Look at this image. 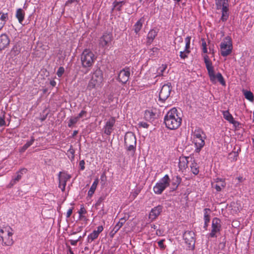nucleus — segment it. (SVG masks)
<instances>
[{
    "mask_svg": "<svg viewBox=\"0 0 254 254\" xmlns=\"http://www.w3.org/2000/svg\"><path fill=\"white\" fill-rule=\"evenodd\" d=\"M182 121L181 114L176 108L170 110L164 117V123L170 129L174 130L179 128Z\"/></svg>",
    "mask_w": 254,
    "mask_h": 254,
    "instance_id": "nucleus-1",
    "label": "nucleus"
},
{
    "mask_svg": "<svg viewBox=\"0 0 254 254\" xmlns=\"http://www.w3.org/2000/svg\"><path fill=\"white\" fill-rule=\"evenodd\" d=\"M203 57L210 81L212 83H216L217 80L223 86H225L226 82L222 74L218 72L216 74H215L214 67L212 65V62L209 59V57L207 55H204L203 56Z\"/></svg>",
    "mask_w": 254,
    "mask_h": 254,
    "instance_id": "nucleus-2",
    "label": "nucleus"
},
{
    "mask_svg": "<svg viewBox=\"0 0 254 254\" xmlns=\"http://www.w3.org/2000/svg\"><path fill=\"white\" fill-rule=\"evenodd\" d=\"M191 136L195 146V152L199 153L205 144V134L201 128L196 127L192 131Z\"/></svg>",
    "mask_w": 254,
    "mask_h": 254,
    "instance_id": "nucleus-3",
    "label": "nucleus"
},
{
    "mask_svg": "<svg viewBox=\"0 0 254 254\" xmlns=\"http://www.w3.org/2000/svg\"><path fill=\"white\" fill-rule=\"evenodd\" d=\"M125 149L129 156H133L136 146V139L135 135L132 132H127L126 133L124 138Z\"/></svg>",
    "mask_w": 254,
    "mask_h": 254,
    "instance_id": "nucleus-4",
    "label": "nucleus"
},
{
    "mask_svg": "<svg viewBox=\"0 0 254 254\" xmlns=\"http://www.w3.org/2000/svg\"><path fill=\"white\" fill-rule=\"evenodd\" d=\"M13 229L8 225H4L0 227V241L4 246H11L14 241L12 239Z\"/></svg>",
    "mask_w": 254,
    "mask_h": 254,
    "instance_id": "nucleus-5",
    "label": "nucleus"
},
{
    "mask_svg": "<svg viewBox=\"0 0 254 254\" xmlns=\"http://www.w3.org/2000/svg\"><path fill=\"white\" fill-rule=\"evenodd\" d=\"M80 60L82 67L89 70L95 62L96 56L90 50L85 49L81 55Z\"/></svg>",
    "mask_w": 254,
    "mask_h": 254,
    "instance_id": "nucleus-6",
    "label": "nucleus"
},
{
    "mask_svg": "<svg viewBox=\"0 0 254 254\" xmlns=\"http://www.w3.org/2000/svg\"><path fill=\"white\" fill-rule=\"evenodd\" d=\"M103 80L102 71L100 69L96 70L93 73L91 78L89 81L88 88L91 90L93 88L100 87Z\"/></svg>",
    "mask_w": 254,
    "mask_h": 254,
    "instance_id": "nucleus-7",
    "label": "nucleus"
},
{
    "mask_svg": "<svg viewBox=\"0 0 254 254\" xmlns=\"http://www.w3.org/2000/svg\"><path fill=\"white\" fill-rule=\"evenodd\" d=\"M170 182L169 175H165L153 187L154 192L156 194H161L170 186Z\"/></svg>",
    "mask_w": 254,
    "mask_h": 254,
    "instance_id": "nucleus-8",
    "label": "nucleus"
},
{
    "mask_svg": "<svg viewBox=\"0 0 254 254\" xmlns=\"http://www.w3.org/2000/svg\"><path fill=\"white\" fill-rule=\"evenodd\" d=\"M220 47L221 55L223 57H226L230 55L233 48L232 40L230 37H226L221 43Z\"/></svg>",
    "mask_w": 254,
    "mask_h": 254,
    "instance_id": "nucleus-9",
    "label": "nucleus"
},
{
    "mask_svg": "<svg viewBox=\"0 0 254 254\" xmlns=\"http://www.w3.org/2000/svg\"><path fill=\"white\" fill-rule=\"evenodd\" d=\"M113 40L112 34L110 33H105L99 40V46L100 48L104 49H107L112 44Z\"/></svg>",
    "mask_w": 254,
    "mask_h": 254,
    "instance_id": "nucleus-10",
    "label": "nucleus"
},
{
    "mask_svg": "<svg viewBox=\"0 0 254 254\" xmlns=\"http://www.w3.org/2000/svg\"><path fill=\"white\" fill-rule=\"evenodd\" d=\"M221 229V220L218 218H214L212 221L211 230L209 234V237L211 238L217 237V234L220 232Z\"/></svg>",
    "mask_w": 254,
    "mask_h": 254,
    "instance_id": "nucleus-11",
    "label": "nucleus"
},
{
    "mask_svg": "<svg viewBox=\"0 0 254 254\" xmlns=\"http://www.w3.org/2000/svg\"><path fill=\"white\" fill-rule=\"evenodd\" d=\"M27 172V169L24 168H21L12 177L11 180L8 186L11 188L18 183L22 179L23 176Z\"/></svg>",
    "mask_w": 254,
    "mask_h": 254,
    "instance_id": "nucleus-12",
    "label": "nucleus"
},
{
    "mask_svg": "<svg viewBox=\"0 0 254 254\" xmlns=\"http://www.w3.org/2000/svg\"><path fill=\"white\" fill-rule=\"evenodd\" d=\"M172 90L171 84L170 83L164 84L160 90L159 98L162 101H165L169 96Z\"/></svg>",
    "mask_w": 254,
    "mask_h": 254,
    "instance_id": "nucleus-13",
    "label": "nucleus"
},
{
    "mask_svg": "<svg viewBox=\"0 0 254 254\" xmlns=\"http://www.w3.org/2000/svg\"><path fill=\"white\" fill-rule=\"evenodd\" d=\"M71 178V175L65 173L60 172L59 174V187L61 189L62 191L65 190V187L66 182Z\"/></svg>",
    "mask_w": 254,
    "mask_h": 254,
    "instance_id": "nucleus-14",
    "label": "nucleus"
},
{
    "mask_svg": "<svg viewBox=\"0 0 254 254\" xmlns=\"http://www.w3.org/2000/svg\"><path fill=\"white\" fill-rule=\"evenodd\" d=\"M130 76V69L125 68L121 70L118 74V80L123 84H125L128 80Z\"/></svg>",
    "mask_w": 254,
    "mask_h": 254,
    "instance_id": "nucleus-15",
    "label": "nucleus"
},
{
    "mask_svg": "<svg viewBox=\"0 0 254 254\" xmlns=\"http://www.w3.org/2000/svg\"><path fill=\"white\" fill-rule=\"evenodd\" d=\"M195 234L193 231H187L184 234V239L186 243L190 245H194L195 243Z\"/></svg>",
    "mask_w": 254,
    "mask_h": 254,
    "instance_id": "nucleus-16",
    "label": "nucleus"
},
{
    "mask_svg": "<svg viewBox=\"0 0 254 254\" xmlns=\"http://www.w3.org/2000/svg\"><path fill=\"white\" fill-rule=\"evenodd\" d=\"M163 207L161 205H158L153 208L149 214V219L151 221L155 220L162 211Z\"/></svg>",
    "mask_w": 254,
    "mask_h": 254,
    "instance_id": "nucleus-17",
    "label": "nucleus"
},
{
    "mask_svg": "<svg viewBox=\"0 0 254 254\" xmlns=\"http://www.w3.org/2000/svg\"><path fill=\"white\" fill-rule=\"evenodd\" d=\"M103 227L102 226H99L97 228V230H94L92 233H90L87 237V241L89 243H92L94 240L96 239L100 233L103 231Z\"/></svg>",
    "mask_w": 254,
    "mask_h": 254,
    "instance_id": "nucleus-18",
    "label": "nucleus"
},
{
    "mask_svg": "<svg viewBox=\"0 0 254 254\" xmlns=\"http://www.w3.org/2000/svg\"><path fill=\"white\" fill-rule=\"evenodd\" d=\"M115 123V119L113 118L110 119L106 124L105 126L104 132L107 135H110L112 130L113 127Z\"/></svg>",
    "mask_w": 254,
    "mask_h": 254,
    "instance_id": "nucleus-19",
    "label": "nucleus"
},
{
    "mask_svg": "<svg viewBox=\"0 0 254 254\" xmlns=\"http://www.w3.org/2000/svg\"><path fill=\"white\" fill-rule=\"evenodd\" d=\"M9 39L5 34L0 36V51L4 50L9 44Z\"/></svg>",
    "mask_w": 254,
    "mask_h": 254,
    "instance_id": "nucleus-20",
    "label": "nucleus"
},
{
    "mask_svg": "<svg viewBox=\"0 0 254 254\" xmlns=\"http://www.w3.org/2000/svg\"><path fill=\"white\" fill-rule=\"evenodd\" d=\"M222 114L223 118L230 124H232L235 126L239 124V123L234 120L233 117L230 113L228 110L223 111Z\"/></svg>",
    "mask_w": 254,
    "mask_h": 254,
    "instance_id": "nucleus-21",
    "label": "nucleus"
},
{
    "mask_svg": "<svg viewBox=\"0 0 254 254\" xmlns=\"http://www.w3.org/2000/svg\"><path fill=\"white\" fill-rule=\"evenodd\" d=\"M189 157H181L179 159V168L182 171L185 170L188 167V163L190 161L189 160Z\"/></svg>",
    "mask_w": 254,
    "mask_h": 254,
    "instance_id": "nucleus-22",
    "label": "nucleus"
},
{
    "mask_svg": "<svg viewBox=\"0 0 254 254\" xmlns=\"http://www.w3.org/2000/svg\"><path fill=\"white\" fill-rule=\"evenodd\" d=\"M216 184H212V187L215 188L217 191H220L225 187L226 183L224 180L217 178L215 181Z\"/></svg>",
    "mask_w": 254,
    "mask_h": 254,
    "instance_id": "nucleus-23",
    "label": "nucleus"
},
{
    "mask_svg": "<svg viewBox=\"0 0 254 254\" xmlns=\"http://www.w3.org/2000/svg\"><path fill=\"white\" fill-rule=\"evenodd\" d=\"M126 221V219L125 218H122L120 219L119 221L114 226L111 233L113 237L117 232L120 229V228L123 226Z\"/></svg>",
    "mask_w": 254,
    "mask_h": 254,
    "instance_id": "nucleus-24",
    "label": "nucleus"
},
{
    "mask_svg": "<svg viewBox=\"0 0 254 254\" xmlns=\"http://www.w3.org/2000/svg\"><path fill=\"white\" fill-rule=\"evenodd\" d=\"M25 13L22 8H18L16 11L15 17L18 19L19 23L22 24L25 18Z\"/></svg>",
    "mask_w": 254,
    "mask_h": 254,
    "instance_id": "nucleus-25",
    "label": "nucleus"
},
{
    "mask_svg": "<svg viewBox=\"0 0 254 254\" xmlns=\"http://www.w3.org/2000/svg\"><path fill=\"white\" fill-rule=\"evenodd\" d=\"M215 4L217 9L229 7L228 0H215Z\"/></svg>",
    "mask_w": 254,
    "mask_h": 254,
    "instance_id": "nucleus-26",
    "label": "nucleus"
},
{
    "mask_svg": "<svg viewBox=\"0 0 254 254\" xmlns=\"http://www.w3.org/2000/svg\"><path fill=\"white\" fill-rule=\"evenodd\" d=\"M8 19L7 13L0 12V31L2 29Z\"/></svg>",
    "mask_w": 254,
    "mask_h": 254,
    "instance_id": "nucleus-27",
    "label": "nucleus"
},
{
    "mask_svg": "<svg viewBox=\"0 0 254 254\" xmlns=\"http://www.w3.org/2000/svg\"><path fill=\"white\" fill-rule=\"evenodd\" d=\"M190 161L191 162L190 165L191 171L193 174L197 175L199 173V169L197 163L195 162L194 160L192 159L191 158H190Z\"/></svg>",
    "mask_w": 254,
    "mask_h": 254,
    "instance_id": "nucleus-28",
    "label": "nucleus"
},
{
    "mask_svg": "<svg viewBox=\"0 0 254 254\" xmlns=\"http://www.w3.org/2000/svg\"><path fill=\"white\" fill-rule=\"evenodd\" d=\"M220 9L221 10L222 12V15L220 19L223 22L227 21L229 16L228 7L222 8Z\"/></svg>",
    "mask_w": 254,
    "mask_h": 254,
    "instance_id": "nucleus-29",
    "label": "nucleus"
},
{
    "mask_svg": "<svg viewBox=\"0 0 254 254\" xmlns=\"http://www.w3.org/2000/svg\"><path fill=\"white\" fill-rule=\"evenodd\" d=\"M99 183V180L98 178H96L94 182L93 183L92 185H91L88 192V196H91L94 194L97 186Z\"/></svg>",
    "mask_w": 254,
    "mask_h": 254,
    "instance_id": "nucleus-30",
    "label": "nucleus"
},
{
    "mask_svg": "<svg viewBox=\"0 0 254 254\" xmlns=\"http://www.w3.org/2000/svg\"><path fill=\"white\" fill-rule=\"evenodd\" d=\"M155 116V114L152 110H146L144 113V118L147 121L153 120Z\"/></svg>",
    "mask_w": 254,
    "mask_h": 254,
    "instance_id": "nucleus-31",
    "label": "nucleus"
},
{
    "mask_svg": "<svg viewBox=\"0 0 254 254\" xmlns=\"http://www.w3.org/2000/svg\"><path fill=\"white\" fill-rule=\"evenodd\" d=\"M181 181H182L181 178L178 176H177L175 177V178H174L173 179V181H172V182L171 184V185L172 186V189L173 190H176L177 189L179 185L181 183Z\"/></svg>",
    "mask_w": 254,
    "mask_h": 254,
    "instance_id": "nucleus-32",
    "label": "nucleus"
},
{
    "mask_svg": "<svg viewBox=\"0 0 254 254\" xmlns=\"http://www.w3.org/2000/svg\"><path fill=\"white\" fill-rule=\"evenodd\" d=\"M241 149L239 148L236 151H232L228 155V159L231 161H236L238 159V155H239V151H240Z\"/></svg>",
    "mask_w": 254,
    "mask_h": 254,
    "instance_id": "nucleus-33",
    "label": "nucleus"
},
{
    "mask_svg": "<svg viewBox=\"0 0 254 254\" xmlns=\"http://www.w3.org/2000/svg\"><path fill=\"white\" fill-rule=\"evenodd\" d=\"M157 35V32L154 30H150L147 35V43L151 44Z\"/></svg>",
    "mask_w": 254,
    "mask_h": 254,
    "instance_id": "nucleus-34",
    "label": "nucleus"
},
{
    "mask_svg": "<svg viewBox=\"0 0 254 254\" xmlns=\"http://www.w3.org/2000/svg\"><path fill=\"white\" fill-rule=\"evenodd\" d=\"M143 22V21L141 19H140L138 21H137L134 24V30L136 34H137L141 30L142 27Z\"/></svg>",
    "mask_w": 254,
    "mask_h": 254,
    "instance_id": "nucleus-35",
    "label": "nucleus"
},
{
    "mask_svg": "<svg viewBox=\"0 0 254 254\" xmlns=\"http://www.w3.org/2000/svg\"><path fill=\"white\" fill-rule=\"evenodd\" d=\"M35 139L33 137H32L30 140L27 141L20 149V152H24L29 147L33 144Z\"/></svg>",
    "mask_w": 254,
    "mask_h": 254,
    "instance_id": "nucleus-36",
    "label": "nucleus"
},
{
    "mask_svg": "<svg viewBox=\"0 0 254 254\" xmlns=\"http://www.w3.org/2000/svg\"><path fill=\"white\" fill-rule=\"evenodd\" d=\"M159 52V49L158 48L154 47L150 49L148 53L150 57L155 58L158 56Z\"/></svg>",
    "mask_w": 254,
    "mask_h": 254,
    "instance_id": "nucleus-37",
    "label": "nucleus"
},
{
    "mask_svg": "<svg viewBox=\"0 0 254 254\" xmlns=\"http://www.w3.org/2000/svg\"><path fill=\"white\" fill-rule=\"evenodd\" d=\"M211 210L209 208L204 209V222L209 223L210 221V213Z\"/></svg>",
    "mask_w": 254,
    "mask_h": 254,
    "instance_id": "nucleus-38",
    "label": "nucleus"
},
{
    "mask_svg": "<svg viewBox=\"0 0 254 254\" xmlns=\"http://www.w3.org/2000/svg\"><path fill=\"white\" fill-rule=\"evenodd\" d=\"M244 95L245 98L251 102L254 101V95L253 93L250 91H244Z\"/></svg>",
    "mask_w": 254,
    "mask_h": 254,
    "instance_id": "nucleus-39",
    "label": "nucleus"
},
{
    "mask_svg": "<svg viewBox=\"0 0 254 254\" xmlns=\"http://www.w3.org/2000/svg\"><path fill=\"white\" fill-rule=\"evenodd\" d=\"M20 51L21 47L20 45H15L13 47L11 52L13 55H14V56H16L20 53Z\"/></svg>",
    "mask_w": 254,
    "mask_h": 254,
    "instance_id": "nucleus-40",
    "label": "nucleus"
},
{
    "mask_svg": "<svg viewBox=\"0 0 254 254\" xmlns=\"http://www.w3.org/2000/svg\"><path fill=\"white\" fill-rule=\"evenodd\" d=\"M125 2L124 1H115L113 3L114 7L117 10L120 11L122 9V6L125 4Z\"/></svg>",
    "mask_w": 254,
    "mask_h": 254,
    "instance_id": "nucleus-41",
    "label": "nucleus"
},
{
    "mask_svg": "<svg viewBox=\"0 0 254 254\" xmlns=\"http://www.w3.org/2000/svg\"><path fill=\"white\" fill-rule=\"evenodd\" d=\"M79 120L76 117L70 118L68 122V127H72Z\"/></svg>",
    "mask_w": 254,
    "mask_h": 254,
    "instance_id": "nucleus-42",
    "label": "nucleus"
},
{
    "mask_svg": "<svg viewBox=\"0 0 254 254\" xmlns=\"http://www.w3.org/2000/svg\"><path fill=\"white\" fill-rule=\"evenodd\" d=\"M87 211L86 209L84 208L83 206L81 207L80 209L78 211V213L79 215V218L80 219H84L85 218V214L86 213Z\"/></svg>",
    "mask_w": 254,
    "mask_h": 254,
    "instance_id": "nucleus-43",
    "label": "nucleus"
},
{
    "mask_svg": "<svg viewBox=\"0 0 254 254\" xmlns=\"http://www.w3.org/2000/svg\"><path fill=\"white\" fill-rule=\"evenodd\" d=\"M201 41L202 42L201 47L202 52L204 54L207 53V44L204 38H201Z\"/></svg>",
    "mask_w": 254,
    "mask_h": 254,
    "instance_id": "nucleus-44",
    "label": "nucleus"
},
{
    "mask_svg": "<svg viewBox=\"0 0 254 254\" xmlns=\"http://www.w3.org/2000/svg\"><path fill=\"white\" fill-rule=\"evenodd\" d=\"M74 153L75 151L74 149L72 148V146H70L69 149L67 151V153L68 154V157L71 159H73L74 158Z\"/></svg>",
    "mask_w": 254,
    "mask_h": 254,
    "instance_id": "nucleus-45",
    "label": "nucleus"
},
{
    "mask_svg": "<svg viewBox=\"0 0 254 254\" xmlns=\"http://www.w3.org/2000/svg\"><path fill=\"white\" fill-rule=\"evenodd\" d=\"M190 53V51L184 50V51H181L180 53V57L182 59H185L188 58Z\"/></svg>",
    "mask_w": 254,
    "mask_h": 254,
    "instance_id": "nucleus-46",
    "label": "nucleus"
},
{
    "mask_svg": "<svg viewBox=\"0 0 254 254\" xmlns=\"http://www.w3.org/2000/svg\"><path fill=\"white\" fill-rule=\"evenodd\" d=\"M167 65L166 64H163L158 68V72L159 74H162L164 71L166 69Z\"/></svg>",
    "mask_w": 254,
    "mask_h": 254,
    "instance_id": "nucleus-47",
    "label": "nucleus"
},
{
    "mask_svg": "<svg viewBox=\"0 0 254 254\" xmlns=\"http://www.w3.org/2000/svg\"><path fill=\"white\" fill-rule=\"evenodd\" d=\"M185 41H186V46H185V49L184 50L190 51L189 48L190 47V37H187L185 39Z\"/></svg>",
    "mask_w": 254,
    "mask_h": 254,
    "instance_id": "nucleus-48",
    "label": "nucleus"
},
{
    "mask_svg": "<svg viewBox=\"0 0 254 254\" xmlns=\"http://www.w3.org/2000/svg\"><path fill=\"white\" fill-rule=\"evenodd\" d=\"M64 68L63 67L61 66L58 68V71L57 72V74L58 77H61L64 74Z\"/></svg>",
    "mask_w": 254,
    "mask_h": 254,
    "instance_id": "nucleus-49",
    "label": "nucleus"
},
{
    "mask_svg": "<svg viewBox=\"0 0 254 254\" xmlns=\"http://www.w3.org/2000/svg\"><path fill=\"white\" fill-rule=\"evenodd\" d=\"M104 199H105L104 196L100 197L98 198V200L97 201V202L95 204V207H97L98 206H99L100 205H101V204L102 203V202H103Z\"/></svg>",
    "mask_w": 254,
    "mask_h": 254,
    "instance_id": "nucleus-50",
    "label": "nucleus"
},
{
    "mask_svg": "<svg viewBox=\"0 0 254 254\" xmlns=\"http://www.w3.org/2000/svg\"><path fill=\"white\" fill-rule=\"evenodd\" d=\"M87 115V112L86 111L84 110H82L80 113L78 115V116L76 117L78 120L79 119L82 118L83 117H85Z\"/></svg>",
    "mask_w": 254,
    "mask_h": 254,
    "instance_id": "nucleus-51",
    "label": "nucleus"
},
{
    "mask_svg": "<svg viewBox=\"0 0 254 254\" xmlns=\"http://www.w3.org/2000/svg\"><path fill=\"white\" fill-rule=\"evenodd\" d=\"M5 125V122L4 119V115L0 116V127H3Z\"/></svg>",
    "mask_w": 254,
    "mask_h": 254,
    "instance_id": "nucleus-52",
    "label": "nucleus"
},
{
    "mask_svg": "<svg viewBox=\"0 0 254 254\" xmlns=\"http://www.w3.org/2000/svg\"><path fill=\"white\" fill-rule=\"evenodd\" d=\"M138 126L140 127L148 128L149 125L146 122H141L138 123Z\"/></svg>",
    "mask_w": 254,
    "mask_h": 254,
    "instance_id": "nucleus-53",
    "label": "nucleus"
},
{
    "mask_svg": "<svg viewBox=\"0 0 254 254\" xmlns=\"http://www.w3.org/2000/svg\"><path fill=\"white\" fill-rule=\"evenodd\" d=\"M80 169L81 170H84L85 169V162L83 160L80 161L79 163Z\"/></svg>",
    "mask_w": 254,
    "mask_h": 254,
    "instance_id": "nucleus-54",
    "label": "nucleus"
},
{
    "mask_svg": "<svg viewBox=\"0 0 254 254\" xmlns=\"http://www.w3.org/2000/svg\"><path fill=\"white\" fill-rule=\"evenodd\" d=\"M164 240H162L158 242V246L162 250L164 249L165 248V246L164 245Z\"/></svg>",
    "mask_w": 254,
    "mask_h": 254,
    "instance_id": "nucleus-55",
    "label": "nucleus"
},
{
    "mask_svg": "<svg viewBox=\"0 0 254 254\" xmlns=\"http://www.w3.org/2000/svg\"><path fill=\"white\" fill-rule=\"evenodd\" d=\"M72 209H73V208H69V209L67 210V212H66V218H69V217H70V216H71V214H72Z\"/></svg>",
    "mask_w": 254,
    "mask_h": 254,
    "instance_id": "nucleus-56",
    "label": "nucleus"
},
{
    "mask_svg": "<svg viewBox=\"0 0 254 254\" xmlns=\"http://www.w3.org/2000/svg\"><path fill=\"white\" fill-rule=\"evenodd\" d=\"M69 242L72 246H76L78 242V240H70Z\"/></svg>",
    "mask_w": 254,
    "mask_h": 254,
    "instance_id": "nucleus-57",
    "label": "nucleus"
},
{
    "mask_svg": "<svg viewBox=\"0 0 254 254\" xmlns=\"http://www.w3.org/2000/svg\"><path fill=\"white\" fill-rule=\"evenodd\" d=\"M56 82L55 80H51L50 81V85L52 86L53 87H54L56 85Z\"/></svg>",
    "mask_w": 254,
    "mask_h": 254,
    "instance_id": "nucleus-58",
    "label": "nucleus"
},
{
    "mask_svg": "<svg viewBox=\"0 0 254 254\" xmlns=\"http://www.w3.org/2000/svg\"><path fill=\"white\" fill-rule=\"evenodd\" d=\"M151 228L154 229H156L157 228V226L154 224L151 225Z\"/></svg>",
    "mask_w": 254,
    "mask_h": 254,
    "instance_id": "nucleus-59",
    "label": "nucleus"
},
{
    "mask_svg": "<svg viewBox=\"0 0 254 254\" xmlns=\"http://www.w3.org/2000/svg\"><path fill=\"white\" fill-rule=\"evenodd\" d=\"M208 223H206V222H204V228L206 229L207 227H208Z\"/></svg>",
    "mask_w": 254,
    "mask_h": 254,
    "instance_id": "nucleus-60",
    "label": "nucleus"
},
{
    "mask_svg": "<svg viewBox=\"0 0 254 254\" xmlns=\"http://www.w3.org/2000/svg\"><path fill=\"white\" fill-rule=\"evenodd\" d=\"M69 252L70 254H74L73 252H72V251L71 250V249L70 248L69 249Z\"/></svg>",
    "mask_w": 254,
    "mask_h": 254,
    "instance_id": "nucleus-61",
    "label": "nucleus"
},
{
    "mask_svg": "<svg viewBox=\"0 0 254 254\" xmlns=\"http://www.w3.org/2000/svg\"><path fill=\"white\" fill-rule=\"evenodd\" d=\"M174 1H175V2H180V1H181L182 0H173Z\"/></svg>",
    "mask_w": 254,
    "mask_h": 254,
    "instance_id": "nucleus-62",
    "label": "nucleus"
},
{
    "mask_svg": "<svg viewBox=\"0 0 254 254\" xmlns=\"http://www.w3.org/2000/svg\"><path fill=\"white\" fill-rule=\"evenodd\" d=\"M77 133V131H74L73 132V135H76Z\"/></svg>",
    "mask_w": 254,
    "mask_h": 254,
    "instance_id": "nucleus-63",
    "label": "nucleus"
},
{
    "mask_svg": "<svg viewBox=\"0 0 254 254\" xmlns=\"http://www.w3.org/2000/svg\"><path fill=\"white\" fill-rule=\"evenodd\" d=\"M82 238V236H79V238L77 239L78 240V241Z\"/></svg>",
    "mask_w": 254,
    "mask_h": 254,
    "instance_id": "nucleus-64",
    "label": "nucleus"
}]
</instances>
